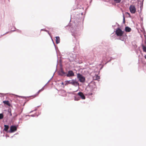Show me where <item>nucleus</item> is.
<instances>
[{"label":"nucleus","instance_id":"1","mask_svg":"<svg viewBox=\"0 0 146 146\" xmlns=\"http://www.w3.org/2000/svg\"><path fill=\"white\" fill-rule=\"evenodd\" d=\"M80 27L79 25L77 24L76 25H75V23L73 24L72 27L70 29L71 33H72V35L75 36H76V34L77 33V32L79 31L80 29Z\"/></svg>","mask_w":146,"mask_h":146},{"label":"nucleus","instance_id":"2","mask_svg":"<svg viewBox=\"0 0 146 146\" xmlns=\"http://www.w3.org/2000/svg\"><path fill=\"white\" fill-rule=\"evenodd\" d=\"M65 85H66L69 84H71L72 85L76 87L79 86V83L75 79H72L70 80H66L65 82Z\"/></svg>","mask_w":146,"mask_h":146},{"label":"nucleus","instance_id":"3","mask_svg":"<svg viewBox=\"0 0 146 146\" xmlns=\"http://www.w3.org/2000/svg\"><path fill=\"white\" fill-rule=\"evenodd\" d=\"M77 77L80 82L84 83L85 82V78L82 75L78 73L77 74Z\"/></svg>","mask_w":146,"mask_h":146},{"label":"nucleus","instance_id":"4","mask_svg":"<svg viewBox=\"0 0 146 146\" xmlns=\"http://www.w3.org/2000/svg\"><path fill=\"white\" fill-rule=\"evenodd\" d=\"M123 31L120 28H117L116 31L115 33L118 36H121L123 35Z\"/></svg>","mask_w":146,"mask_h":146},{"label":"nucleus","instance_id":"5","mask_svg":"<svg viewBox=\"0 0 146 146\" xmlns=\"http://www.w3.org/2000/svg\"><path fill=\"white\" fill-rule=\"evenodd\" d=\"M69 58L68 59L69 61H73L75 60L76 56L75 54L70 53L69 54Z\"/></svg>","mask_w":146,"mask_h":146},{"label":"nucleus","instance_id":"6","mask_svg":"<svg viewBox=\"0 0 146 146\" xmlns=\"http://www.w3.org/2000/svg\"><path fill=\"white\" fill-rule=\"evenodd\" d=\"M129 10L130 12L132 13H135L136 11V8L135 6L131 5L129 7Z\"/></svg>","mask_w":146,"mask_h":146},{"label":"nucleus","instance_id":"7","mask_svg":"<svg viewBox=\"0 0 146 146\" xmlns=\"http://www.w3.org/2000/svg\"><path fill=\"white\" fill-rule=\"evenodd\" d=\"M17 130V127L15 125H12L9 131V133H12L15 131Z\"/></svg>","mask_w":146,"mask_h":146},{"label":"nucleus","instance_id":"8","mask_svg":"<svg viewBox=\"0 0 146 146\" xmlns=\"http://www.w3.org/2000/svg\"><path fill=\"white\" fill-rule=\"evenodd\" d=\"M74 76V74L72 70L69 71L68 74H66V76L67 77L73 76Z\"/></svg>","mask_w":146,"mask_h":146},{"label":"nucleus","instance_id":"9","mask_svg":"<svg viewBox=\"0 0 146 146\" xmlns=\"http://www.w3.org/2000/svg\"><path fill=\"white\" fill-rule=\"evenodd\" d=\"M77 95L79 96L82 99H85V96L82 92H79Z\"/></svg>","mask_w":146,"mask_h":146},{"label":"nucleus","instance_id":"10","mask_svg":"<svg viewBox=\"0 0 146 146\" xmlns=\"http://www.w3.org/2000/svg\"><path fill=\"white\" fill-rule=\"evenodd\" d=\"M66 73L64 72L63 70H61L59 73L60 75L62 76H66Z\"/></svg>","mask_w":146,"mask_h":146},{"label":"nucleus","instance_id":"11","mask_svg":"<svg viewBox=\"0 0 146 146\" xmlns=\"http://www.w3.org/2000/svg\"><path fill=\"white\" fill-rule=\"evenodd\" d=\"M100 79V77L97 74L95 75L93 77V79L94 80H97Z\"/></svg>","mask_w":146,"mask_h":146},{"label":"nucleus","instance_id":"12","mask_svg":"<svg viewBox=\"0 0 146 146\" xmlns=\"http://www.w3.org/2000/svg\"><path fill=\"white\" fill-rule=\"evenodd\" d=\"M56 43L57 44H58L60 43V38L59 36H56Z\"/></svg>","mask_w":146,"mask_h":146},{"label":"nucleus","instance_id":"13","mask_svg":"<svg viewBox=\"0 0 146 146\" xmlns=\"http://www.w3.org/2000/svg\"><path fill=\"white\" fill-rule=\"evenodd\" d=\"M3 103L7 105L8 106H10L11 104L9 103L8 101H3Z\"/></svg>","mask_w":146,"mask_h":146},{"label":"nucleus","instance_id":"14","mask_svg":"<svg viewBox=\"0 0 146 146\" xmlns=\"http://www.w3.org/2000/svg\"><path fill=\"white\" fill-rule=\"evenodd\" d=\"M125 30L126 32H129L131 31V29L129 27H125Z\"/></svg>","mask_w":146,"mask_h":146},{"label":"nucleus","instance_id":"15","mask_svg":"<svg viewBox=\"0 0 146 146\" xmlns=\"http://www.w3.org/2000/svg\"><path fill=\"white\" fill-rule=\"evenodd\" d=\"M121 36V37L119 38V39L121 40L124 41L125 38L127 37V36L126 35L123 36L122 35V36Z\"/></svg>","mask_w":146,"mask_h":146},{"label":"nucleus","instance_id":"16","mask_svg":"<svg viewBox=\"0 0 146 146\" xmlns=\"http://www.w3.org/2000/svg\"><path fill=\"white\" fill-rule=\"evenodd\" d=\"M5 128L4 129V130L5 131H7L9 128V127L8 125H4Z\"/></svg>","mask_w":146,"mask_h":146},{"label":"nucleus","instance_id":"17","mask_svg":"<svg viewBox=\"0 0 146 146\" xmlns=\"http://www.w3.org/2000/svg\"><path fill=\"white\" fill-rule=\"evenodd\" d=\"M142 48L144 52H146V47L145 46L142 44Z\"/></svg>","mask_w":146,"mask_h":146},{"label":"nucleus","instance_id":"18","mask_svg":"<svg viewBox=\"0 0 146 146\" xmlns=\"http://www.w3.org/2000/svg\"><path fill=\"white\" fill-rule=\"evenodd\" d=\"M113 1L116 3H119L121 1V0H113Z\"/></svg>","mask_w":146,"mask_h":146},{"label":"nucleus","instance_id":"19","mask_svg":"<svg viewBox=\"0 0 146 146\" xmlns=\"http://www.w3.org/2000/svg\"><path fill=\"white\" fill-rule=\"evenodd\" d=\"M78 95H77L76 96H75V100H78L80 99V98L78 97Z\"/></svg>","mask_w":146,"mask_h":146},{"label":"nucleus","instance_id":"20","mask_svg":"<svg viewBox=\"0 0 146 146\" xmlns=\"http://www.w3.org/2000/svg\"><path fill=\"white\" fill-rule=\"evenodd\" d=\"M3 117V115L2 113H0V119H2Z\"/></svg>","mask_w":146,"mask_h":146},{"label":"nucleus","instance_id":"21","mask_svg":"<svg viewBox=\"0 0 146 146\" xmlns=\"http://www.w3.org/2000/svg\"><path fill=\"white\" fill-rule=\"evenodd\" d=\"M41 31H46L49 34V35H50V33H49V32H48V31L47 30H45L44 29H41Z\"/></svg>","mask_w":146,"mask_h":146},{"label":"nucleus","instance_id":"22","mask_svg":"<svg viewBox=\"0 0 146 146\" xmlns=\"http://www.w3.org/2000/svg\"><path fill=\"white\" fill-rule=\"evenodd\" d=\"M8 112H9V113L10 115V116H12V113H11V110L10 111L9 110H8Z\"/></svg>","mask_w":146,"mask_h":146},{"label":"nucleus","instance_id":"23","mask_svg":"<svg viewBox=\"0 0 146 146\" xmlns=\"http://www.w3.org/2000/svg\"><path fill=\"white\" fill-rule=\"evenodd\" d=\"M106 58V56H104L103 58L102 61H104Z\"/></svg>","mask_w":146,"mask_h":146},{"label":"nucleus","instance_id":"24","mask_svg":"<svg viewBox=\"0 0 146 146\" xmlns=\"http://www.w3.org/2000/svg\"><path fill=\"white\" fill-rule=\"evenodd\" d=\"M28 116H31V117H34L35 116V115H34V114H33V115H28Z\"/></svg>","mask_w":146,"mask_h":146},{"label":"nucleus","instance_id":"25","mask_svg":"<svg viewBox=\"0 0 146 146\" xmlns=\"http://www.w3.org/2000/svg\"><path fill=\"white\" fill-rule=\"evenodd\" d=\"M123 21L124 23L125 21V18L124 16H123Z\"/></svg>","mask_w":146,"mask_h":146},{"label":"nucleus","instance_id":"26","mask_svg":"<svg viewBox=\"0 0 146 146\" xmlns=\"http://www.w3.org/2000/svg\"><path fill=\"white\" fill-rule=\"evenodd\" d=\"M139 1H140V2H143L144 0H138Z\"/></svg>","mask_w":146,"mask_h":146},{"label":"nucleus","instance_id":"27","mask_svg":"<svg viewBox=\"0 0 146 146\" xmlns=\"http://www.w3.org/2000/svg\"><path fill=\"white\" fill-rule=\"evenodd\" d=\"M17 31L18 32H21V31L17 29Z\"/></svg>","mask_w":146,"mask_h":146},{"label":"nucleus","instance_id":"28","mask_svg":"<svg viewBox=\"0 0 146 146\" xmlns=\"http://www.w3.org/2000/svg\"><path fill=\"white\" fill-rule=\"evenodd\" d=\"M37 108L36 107L35 108V109L34 111H36V110H37Z\"/></svg>","mask_w":146,"mask_h":146},{"label":"nucleus","instance_id":"29","mask_svg":"<svg viewBox=\"0 0 146 146\" xmlns=\"http://www.w3.org/2000/svg\"><path fill=\"white\" fill-rule=\"evenodd\" d=\"M111 60V59H110L109 61H108L105 64H106L108 62H109Z\"/></svg>","mask_w":146,"mask_h":146},{"label":"nucleus","instance_id":"30","mask_svg":"<svg viewBox=\"0 0 146 146\" xmlns=\"http://www.w3.org/2000/svg\"><path fill=\"white\" fill-rule=\"evenodd\" d=\"M61 84L63 85H65V84H64L63 82H62V83H61Z\"/></svg>","mask_w":146,"mask_h":146},{"label":"nucleus","instance_id":"31","mask_svg":"<svg viewBox=\"0 0 146 146\" xmlns=\"http://www.w3.org/2000/svg\"><path fill=\"white\" fill-rule=\"evenodd\" d=\"M40 106H37V107H36V108H38Z\"/></svg>","mask_w":146,"mask_h":146},{"label":"nucleus","instance_id":"32","mask_svg":"<svg viewBox=\"0 0 146 146\" xmlns=\"http://www.w3.org/2000/svg\"><path fill=\"white\" fill-rule=\"evenodd\" d=\"M41 90V91L42 90H43V88H42Z\"/></svg>","mask_w":146,"mask_h":146},{"label":"nucleus","instance_id":"33","mask_svg":"<svg viewBox=\"0 0 146 146\" xmlns=\"http://www.w3.org/2000/svg\"><path fill=\"white\" fill-rule=\"evenodd\" d=\"M38 91H39V92H40L41 91V90H39Z\"/></svg>","mask_w":146,"mask_h":146},{"label":"nucleus","instance_id":"34","mask_svg":"<svg viewBox=\"0 0 146 146\" xmlns=\"http://www.w3.org/2000/svg\"><path fill=\"white\" fill-rule=\"evenodd\" d=\"M2 94V93H0V94L2 95V94Z\"/></svg>","mask_w":146,"mask_h":146},{"label":"nucleus","instance_id":"35","mask_svg":"<svg viewBox=\"0 0 146 146\" xmlns=\"http://www.w3.org/2000/svg\"><path fill=\"white\" fill-rule=\"evenodd\" d=\"M34 111V110H33V111H31L30 112V113H31V112H33V111Z\"/></svg>","mask_w":146,"mask_h":146},{"label":"nucleus","instance_id":"36","mask_svg":"<svg viewBox=\"0 0 146 146\" xmlns=\"http://www.w3.org/2000/svg\"><path fill=\"white\" fill-rule=\"evenodd\" d=\"M34 111V110H33V111H31L30 112V113H31V112H33V111Z\"/></svg>","mask_w":146,"mask_h":146},{"label":"nucleus","instance_id":"37","mask_svg":"<svg viewBox=\"0 0 146 146\" xmlns=\"http://www.w3.org/2000/svg\"><path fill=\"white\" fill-rule=\"evenodd\" d=\"M145 59H146V55L145 56Z\"/></svg>","mask_w":146,"mask_h":146},{"label":"nucleus","instance_id":"38","mask_svg":"<svg viewBox=\"0 0 146 146\" xmlns=\"http://www.w3.org/2000/svg\"><path fill=\"white\" fill-rule=\"evenodd\" d=\"M39 92H39V91H38V93H39Z\"/></svg>","mask_w":146,"mask_h":146},{"label":"nucleus","instance_id":"39","mask_svg":"<svg viewBox=\"0 0 146 146\" xmlns=\"http://www.w3.org/2000/svg\"><path fill=\"white\" fill-rule=\"evenodd\" d=\"M141 20H143V19H141Z\"/></svg>","mask_w":146,"mask_h":146}]
</instances>
